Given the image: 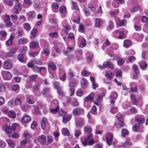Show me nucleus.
<instances>
[{"instance_id":"nucleus-64","label":"nucleus","mask_w":148,"mask_h":148,"mask_svg":"<svg viewBox=\"0 0 148 148\" xmlns=\"http://www.w3.org/2000/svg\"><path fill=\"white\" fill-rule=\"evenodd\" d=\"M118 97L117 93L115 91L112 93V99H115Z\"/></svg>"},{"instance_id":"nucleus-34","label":"nucleus","mask_w":148,"mask_h":148,"mask_svg":"<svg viewBox=\"0 0 148 148\" xmlns=\"http://www.w3.org/2000/svg\"><path fill=\"white\" fill-rule=\"evenodd\" d=\"M62 133L63 135L69 136L70 135V133L69 130L66 128H63L62 130Z\"/></svg>"},{"instance_id":"nucleus-23","label":"nucleus","mask_w":148,"mask_h":148,"mask_svg":"<svg viewBox=\"0 0 148 148\" xmlns=\"http://www.w3.org/2000/svg\"><path fill=\"white\" fill-rule=\"evenodd\" d=\"M81 83L82 87L84 88H86L88 86V82L85 79H83L81 80Z\"/></svg>"},{"instance_id":"nucleus-63","label":"nucleus","mask_w":148,"mask_h":148,"mask_svg":"<svg viewBox=\"0 0 148 148\" xmlns=\"http://www.w3.org/2000/svg\"><path fill=\"white\" fill-rule=\"evenodd\" d=\"M53 135L55 137V139L56 141H58V137L59 135V132L58 131H55L53 133Z\"/></svg>"},{"instance_id":"nucleus-59","label":"nucleus","mask_w":148,"mask_h":148,"mask_svg":"<svg viewBox=\"0 0 148 148\" xmlns=\"http://www.w3.org/2000/svg\"><path fill=\"white\" fill-rule=\"evenodd\" d=\"M83 94V92L82 90L81 89H79L77 92V95L78 96H81Z\"/></svg>"},{"instance_id":"nucleus-22","label":"nucleus","mask_w":148,"mask_h":148,"mask_svg":"<svg viewBox=\"0 0 148 148\" xmlns=\"http://www.w3.org/2000/svg\"><path fill=\"white\" fill-rule=\"evenodd\" d=\"M132 145L130 140H127L124 143L121 145V146L123 148H128L130 147Z\"/></svg>"},{"instance_id":"nucleus-10","label":"nucleus","mask_w":148,"mask_h":148,"mask_svg":"<svg viewBox=\"0 0 148 148\" xmlns=\"http://www.w3.org/2000/svg\"><path fill=\"white\" fill-rule=\"evenodd\" d=\"M38 140L40 143L43 145H44L45 144L47 139L46 136L44 135H42L39 136L38 137Z\"/></svg>"},{"instance_id":"nucleus-15","label":"nucleus","mask_w":148,"mask_h":148,"mask_svg":"<svg viewBox=\"0 0 148 148\" xmlns=\"http://www.w3.org/2000/svg\"><path fill=\"white\" fill-rule=\"evenodd\" d=\"M76 84L74 82H70L69 84L70 86V92H71L70 95L71 96L73 95L74 93V88L75 87Z\"/></svg>"},{"instance_id":"nucleus-43","label":"nucleus","mask_w":148,"mask_h":148,"mask_svg":"<svg viewBox=\"0 0 148 148\" xmlns=\"http://www.w3.org/2000/svg\"><path fill=\"white\" fill-rule=\"evenodd\" d=\"M48 66L49 68L51 70H55L56 69V65L53 62L49 63L48 65Z\"/></svg>"},{"instance_id":"nucleus-21","label":"nucleus","mask_w":148,"mask_h":148,"mask_svg":"<svg viewBox=\"0 0 148 148\" xmlns=\"http://www.w3.org/2000/svg\"><path fill=\"white\" fill-rule=\"evenodd\" d=\"M7 33L4 30L0 31V40H4L6 38Z\"/></svg>"},{"instance_id":"nucleus-61","label":"nucleus","mask_w":148,"mask_h":148,"mask_svg":"<svg viewBox=\"0 0 148 148\" xmlns=\"http://www.w3.org/2000/svg\"><path fill=\"white\" fill-rule=\"evenodd\" d=\"M5 90L6 88L5 86L3 84H1L0 85V91L1 92H4L5 91Z\"/></svg>"},{"instance_id":"nucleus-41","label":"nucleus","mask_w":148,"mask_h":148,"mask_svg":"<svg viewBox=\"0 0 148 148\" xmlns=\"http://www.w3.org/2000/svg\"><path fill=\"white\" fill-rule=\"evenodd\" d=\"M122 135L124 137L128 135L129 132L126 129H123L121 131Z\"/></svg>"},{"instance_id":"nucleus-20","label":"nucleus","mask_w":148,"mask_h":148,"mask_svg":"<svg viewBox=\"0 0 148 148\" xmlns=\"http://www.w3.org/2000/svg\"><path fill=\"white\" fill-rule=\"evenodd\" d=\"M71 118V115L70 114H68L65 115L63 117V122L65 124L68 122Z\"/></svg>"},{"instance_id":"nucleus-27","label":"nucleus","mask_w":148,"mask_h":148,"mask_svg":"<svg viewBox=\"0 0 148 148\" xmlns=\"http://www.w3.org/2000/svg\"><path fill=\"white\" fill-rule=\"evenodd\" d=\"M130 98L131 100L133 101L134 104L137 105L138 104V101L136 99L134 95L132 94L130 95Z\"/></svg>"},{"instance_id":"nucleus-50","label":"nucleus","mask_w":148,"mask_h":148,"mask_svg":"<svg viewBox=\"0 0 148 148\" xmlns=\"http://www.w3.org/2000/svg\"><path fill=\"white\" fill-rule=\"evenodd\" d=\"M140 66L142 69H144L147 66V64L145 62H143L140 64Z\"/></svg>"},{"instance_id":"nucleus-30","label":"nucleus","mask_w":148,"mask_h":148,"mask_svg":"<svg viewBox=\"0 0 148 148\" xmlns=\"http://www.w3.org/2000/svg\"><path fill=\"white\" fill-rule=\"evenodd\" d=\"M52 6L53 7V10L54 12H57L58 11L57 9L59 7V6L58 4L56 3H53L52 4Z\"/></svg>"},{"instance_id":"nucleus-53","label":"nucleus","mask_w":148,"mask_h":148,"mask_svg":"<svg viewBox=\"0 0 148 148\" xmlns=\"http://www.w3.org/2000/svg\"><path fill=\"white\" fill-rule=\"evenodd\" d=\"M140 126L139 124L138 123L135 124L132 127V129L134 131H138Z\"/></svg>"},{"instance_id":"nucleus-19","label":"nucleus","mask_w":148,"mask_h":148,"mask_svg":"<svg viewBox=\"0 0 148 148\" xmlns=\"http://www.w3.org/2000/svg\"><path fill=\"white\" fill-rule=\"evenodd\" d=\"M116 22L117 25V27L123 26L125 25L126 23V21L125 19L120 20L117 19L116 20Z\"/></svg>"},{"instance_id":"nucleus-16","label":"nucleus","mask_w":148,"mask_h":148,"mask_svg":"<svg viewBox=\"0 0 148 148\" xmlns=\"http://www.w3.org/2000/svg\"><path fill=\"white\" fill-rule=\"evenodd\" d=\"M31 119L30 117L28 115H26L22 118L21 121L22 123H25L29 122Z\"/></svg>"},{"instance_id":"nucleus-7","label":"nucleus","mask_w":148,"mask_h":148,"mask_svg":"<svg viewBox=\"0 0 148 148\" xmlns=\"http://www.w3.org/2000/svg\"><path fill=\"white\" fill-rule=\"evenodd\" d=\"M119 31H116L112 33L114 35V36L116 37H118L119 39L124 38L123 37L124 35L123 32H119Z\"/></svg>"},{"instance_id":"nucleus-28","label":"nucleus","mask_w":148,"mask_h":148,"mask_svg":"<svg viewBox=\"0 0 148 148\" xmlns=\"http://www.w3.org/2000/svg\"><path fill=\"white\" fill-rule=\"evenodd\" d=\"M8 116L10 118H14L16 117V114L13 110H10L8 112Z\"/></svg>"},{"instance_id":"nucleus-29","label":"nucleus","mask_w":148,"mask_h":148,"mask_svg":"<svg viewBox=\"0 0 148 148\" xmlns=\"http://www.w3.org/2000/svg\"><path fill=\"white\" fill-rule=\"evenodd\" d=\"M132 69L136 74H139V73L138 66L136 64H134L132 66Z\"/></svg>"},{"instance_id":"nucleus-35","label":"nucleus","mask_w":148,"mask_h":148,"mask_svg":"<svg viewBox=\"0 0 148 148\" xmlns=\"http://www.w3.org/2000/svg\"><path fill=\"white\" fill-rule=\"evenodd\" d=\"M28 41V40L26 38H21L19 40L18 42L19 43L21 44H26Z\"/></svg>"},{"instance_id":"nucleus-2","label":"nucleus","mask_w":148,"mask_h":148,"mask_svg":"<svg viewBox=\"0 0 148 148\" xmlns=\"http://www.w3.org/2000/svg\"><path fill=\"white\" fill-rule=\"evenodd\" d=\"M34 109L36 110H40L42 109L44 113L45 114L47 113V111L46 110V106L45 105L40 104V103H37L33 106Z\"/></svg>"},{"instance_id":"nucleus-9","label":"nucleus","mask_w":148,"mask_h":148,"mask_svg":"<svg viewBox=\"0 0 148 148\" xmlns=\"http://www.w3.org/2000/svg\"><path fill=\"white\" fill-rule=\"evenodd\" d=\"M93 138L92 134V133H90L88 134L87 136L85 138L84 140H82V142L83 145L84 146H86L87 144V140H89Z\"/></svg>"},{"instance_id":"nucleus-58","label":"nucleus","mask_w":148,"mask_h":148,"mask_svg":"<svg viewBox=\"0 0 148 148\" xmlns=\"http://www.w3.org/2000/svg\"><path fill=\"white\" fill-rule=\"evenodd\" d=\"M34 62L33 60H32L28 62L27 64V66L28 67L32 68L33 67Z\"/></svg>"},{"instance_id":"nucleus-37","label":"nucleus","mask_w":148,"mask_h":148,"mask_svg":"<svg viewBox=\"0 0 148 148\" xmlns=\"http://www.w3.org/2000/svg\"><path fill=\"white\" fill-rule=\"evenodd\" d=\"M18 58L19 61L21 62H25L24 56L22 54H20L18 56Z\"/></svg>"},{"instance_id":"nucleus-4","label":"nucleus","mask_w":148,"mask_h":148,"mask_svg":"<svg viewBox=\"0 0 148 148\" xmlns=\"http://www.w3.org/2000/svg\"><path fill=\"white\" fill-rule=\"evenodd\" d=\"M22 9V5L20 3H17L15 4L14 8V13L15 14H18L20 10Z\"/></svg>"},{"instance_id":"nucleus-12","label":"nucleus","mask_w":148,"mask_h":148,"mask_svg":"<svg viewBox=\"0 0 148 148\" xmlns=\"http://www.w3.org/2000/svg\"><path fill=\"white\" fill-rule=\"evenodd\" d=\"M104 95L105 94L103 93L101 94H99L98 96L96 101H94V103L97 105L98 106L99 105V103H100L102 102V97H104Z\"/></svg>"},{"instance_id":"nucleus-5","label":"nucleus","mask_w":148,"mask_h":148,"mask_svg":"<svg viewBox=\"0 0 148 148\" xmlns=\"http://www.w3.org/2000/svg\"><path fill=\"white\" fill-rule=\"evenodd\" d=\"M84 112V109L80 108H76L74 109L73 110V113L77 115L83 114Z\"/></svg>"},{"instance_id":"nucleus-57","label":"nucleus","mask_w":148,"mask_h":148,"mask_svg":"<svg viewBox=\"0 0 148 148\" xmlns=\"http://www.w3.org/2000/svg\"><path fill=\"white\" fill-rule=\"evenodd\" d=\"M38 52H29V54L31 57H35L38 55Z\"/></svg>"},{"instance_id":"nucleus-47","label":"nucleus","mask_w":148,"mask_h":148,"mask_svg":"<svg viewBox=\"0 0 148 148\" xmlns=\"http://www.w3.org/2000/svg\"><path fill=\"white\" fill-rule=\"evenodd\" d=\"M71 3L72 4V9L79 10L78 6L76 3L73 1H71Z\"/></svg>"},{"instance_id":"nucleus-14","label":"nucleus","mask_w":148,"mask_h":148,"mask_svg":"<svg viewBox=\"0 0 148 148\" xmlns=\"http://www.w3.org/2000/svg\"><path fill=\"white\" fill-rule=\"evenodd\" d=\"M124 2V0H113L112 6L114 8H117L119 6V3L121 4Z\"/></svg>"},{"instance_id":"nucleus-26","label":"nucleus","mask_w":148,"mask_h":148,"mask_svg":"<svg viewBox=\"0 0 148 148\" xmlns=\"http://www.w3.org/2000/svg\"><path fill=\"white\" fill-rule=\"evenodd\" d=\"M6 141L9 147L12 148H14L15 147V144L12 140L10 139H8Z\"/></svg>"},{"instance_id":"nucleus-13","label":"nucleus","mask_w":148,"mask_h":148,"mask_svg":"<svg viewBox=\"0 0 148 148\" xmlns=\"http://www.w3.org/2000/svg\"><path fill=\"white\" fill-rule=\"evenodd\" d=\"M94 93L92 92L88 96L85 98L84 101L85 103L89 101H93L94 100Z\"/></svg>"},{"instance_id":"nucleus-17","label":"nucleus","mask_w":148,"mask_h":148,"mask_svg":"<svg viewBox=\"0 0 148 148\" xmlns=\"http://www.w3.org/2000/svg\"><path fill=\"white\" fill-rule=\"evenodd\" d=\"M3 130L7 134H10L12 132V128L10 126L8 125H5L3 127Z\"/></svg>"},{"instance_id":"nucleus-45","label":"nucleus","mask_w":148,"mask_h":148,"mask_svg":"<svg viewBox=\"0 0 148 148\" xmlns=\"http://www.w3.org/2000/svg\"><path fill=\"white\" fill-rule=\"evenodd\" d=\"M47 142L49 144H51L53 141V138L51 135H48L47 136Z\"/></svg>"},{"instance_id":"nucleus-39","label":"nucleus","mask_w":148,"mask_h":148,"mask_svg":"<svg viewBox=\"0 0 148 148\" xmlns=\"http://www.w3.org/2000/svg\"><path fill=\"white\" fill-rule=\"evenodd\" d=\"M102 24L101 20L99 18H97L95 20V25L96 27H99Z\"/></svg>"},{"instance_id":"nucleus-54","label":"nucleus","mask_w":148,"mask_h":148,"mask_svg":"<svg viewBox=\"0 0 148 148\" xmlns=\"http://www.w3.org/2000/svg\"><path fill=\"white\" fill-rule=\"evenodd\" d=\"M58 35V33L57 32H55L50 33L49 34V36L51 38H56Z\"/></svg>"},{"instance_id":"nucleus-38","label":"nucleus","mask_w":148,"mask_h":148,"mask_svg":"<svg viewBox=\"0 0 148 148\" xmlns=\"http://www.w3.org/2000/svg\"><path fill=\"white\" fill-rule=\"evenodd\" d=\"M125 62L124 58H120L117 60V64L118 65L121 66L123 65Z\"/></svg>"},{"instance_id":"nucleus-31","label":"nucleus","mask_w":148,"mask_h":148,"mask_svg":"<svg viewBox=\"0 0 148 148\" xmlns=\"http://www.w3.org/2000/svg\"><path fill=\"white\" fill-rule=\"evenodd\" d=\"M47 123V119L45 118H43L41 122V126L42 129L43 130H44L45 129V126Z\"/></svg>"},{"instance_id":"nucleus-42","label":"nucleus","mask_w":148,"mask_h":148,"mask_svg":"<svg viewBox=\"0 0 148 148\" xmlns=\"http://www.w3.org/2000/svg\"><path fill=\"white\" fill-rule=\"evenodd\" d=\"M86 42L85 39L83 38L82 39V42L79 45L80 47L82 48L86 46Z\"/></svg>"},{"instance_id":"nucleus-32","label":"nucleus","mask_w":148,"mask_h":148,"mask_svg":"<svg viewBox=\"0 0 148 148\" xmlns=\"http://www.w3.org/2000/svg\"><path fill=\"white\" fill-rule=\"evenodd\" d=\"M131 45V41L129 40H126L124 42L123 46L126 48H128Z\"/></svg>"},{"instance_id":"nucleus-1","label":"nucleus","mask_w":148,"mask_h":148,"mask_svg":"<svg viewBox=\"0 0 148 148\" xmlns=\"http://www.w3.org/2000/svg\"><path fill=\"white\" fill-rule=\"evenodd\" d=\"M115 125L117 128H121L124 126V123L121 114H119L117 115V119L115 121Z\"/></svg>"},{"instance_id":"nucleus-52","label":"nucleus","mask_w":148,"mask_h":148,"mask_svg":"<svg viewBox=\"0 0 148 148\" xmlns=\"http://www.w3.org/2000/svg\"><path fill=\"white\" fill-rule=\"evenodd\" d=\"M23 136L25 138H30L31 137L30 134L27 132H25L23 133Z\"/></svg>"},{"instance_id":"nucleus-60","label":"nucleus","mask_w":148,"mask_h":148,"mask_svg":"<svg viewBox=\"0 0 148 148\" xmlns=\"http://www.w3.org/2000/svg\"><path fill=\"white\" fill-rule=\"evenodd\" d=\"M27 140L26 138L22 140L20 142L21 145L23 146H24L26 144L27 141Z\"/></svg>"},{"instance_id":"nucleus-6","label":"nucleus","mask_w":148,"mask_h":148,"mask_svg":"<svg viewBox=\"0 0 148 148\" xmlns=\"http://www.w3.org/2000/svg\"><path fill=\"white\" fill-rule=\"evenodd\" d=\"M98 67L101 69H104L105 68H111V62L110 61H106L103 64V66L99 65Z\"/></svg>"},{"instance_id":"nucleus-18","label":"nucleus","mask_w":148,"mask_h":148,"mask_svg":"<svg viewBox=\"0 0 148 148\" xmlns=\"http://www.w3.org/2000/svg\"><path fill=\"white\" fill-rule=\"evenodd\" d=\"M105 139L107 144L109 146H110L111 145V134L108 133L107 134L105 137Z\"/></svg>"},{"instance_id":"nucleus-40","label":"nucleus","mask_w":148,"mask_h":148,"mask_svg":"<svg viewBox=\"0 0 148 148\" xmlns=\"http://www.w3.org/2000/svg\"><path fill=\"white\" fill-rule=\"evenodd\" d=\"M84 129L85 133H90L91 132L92 130L91 127L89 126H85Z\"/></svg>"},{"instance_id":"nucleus-46","label":"nucleus","mask_w":148,"mask_h":148,"mask_svg":"<svg viewBox=\"0 0 148 148\" xmlns=\"http://www.w3.org/2000/svg\"><path fill=\"white\" fill-rule=\"evenodd\" d=\"M66 11V8L64 6H62L60 7L59 12L62 14H64Z\"/></svg>"},{"instance_id":"nucleus-8","label":"nucleus","mask_w":148,"mask_h":148,"mask_svg":"<svg viewBox=\"0 0 148 148\" xmlns=\"http://www.w3.org/2000/svg\"><path fill=\"white\" fill-rule=\"evenodd\" d=\"M12 67L11 61L8 60L5 61L3 64V67L5 69H10Z\"/></svg>"},{"instance_id":"nucleus-3","label":"nucleus","mask_w":148,"mask_h":148,"mask_svg":"<svg viewBox=\"0 0 148 148\" xmlns=\"http://www.w3.org/2000/svg\"><path fill=\"white\" fill-rule=\"evenodd\" d=\"M135 121L139 124L143 123L145 121V117L142 115H136L135 116Z\"/></svg>"},{"instance_id":"nucleus-62","label":"nucleus","mask_w":148,"mask_h":148,"mask_svg":"<svg viewBox=\"0 0 148 148\" xmlns=\"http://www.w3.org/2000/svg\"><path fill=\"white\" fill-rule=\"evenodd\" d=\"M33 61L34 63L38 65H40L42 64V62L39 59H34Z\"/></svg>"},{"instance_id":"nucleus-33","label":"nucleus","mask_w":148,"mask_h":148,"mask_svg":"<svg viewBox=\"0 0 148 148\" xmlns=\"http://www.w3.org/2000/svg\"><path fill=\"white\" fill-rule=\"evenodd\" d=\"M106 78L104 79V81L105 83L108 84L110 82L111 76L110 75H106Z\"/></svg>"},{"instance_id":"nucleus-44","label":"nucleus","mask_w":148,"mask_h":148,"mask_svg":"<svg viewBox=\"0 0 148 148\" xmlns=\"http://www.w3.org/2000/svg\"><path fill=\"white\" fill-rule=\"evenodd\" d=\"M23 27L27 31H29L31 29L30 25L28 23H25L23 25Z\"/></svg>"},{"instance_id":"nucleus-11","label":"nucleus","mask_w":148,"mask_h":148,"mask_svg":"<svg viewBox=\"0 0 148 148\" xmlns=\"http://www.w3.org/2000/svg\"><path fill=\"white\" fill-rule=\"evenodd\" d=\"M84 119L82 118H80L76 121V125L78 127H82L84 124Z\"/></svg>"},{"instance_id":"nucleus-51","label":"nucleus","mask_w":148,"mask_h":148,"mask_svg":"<svg viewBox=\"0 0 148 148\" xmlns=\"http://www.w3.org/2000/svg\"><path fill=\"white\" fill-rule=\"evenodd\" d=\"M13 38V36L11 35L9 40L7 41V44L8 45H10L12 44V40Z\"/></svg>"},{"instance_id":"nucleus-36","label":"nucleus","mask_w":148,"mask_h":148,"mask_svg":"<svg viewBox=\"0 0 148 148\" xmlns=\"http://www.w3.org/2000/svg\"><path fill=\"white\" fill-rule=\"evenodd\" d=\"M59 110V106H58L56 108L50 109V112L51 113L53 114H56Z\"/></svg>"},{"instance_id":"nucleus-56","label":"nucleus","mask_w":148,"mask_h":148,"mask_svg":"<svg viewBox=\"0 0 148 148\" xmlns=\"http://www.w3.org/2000/svg\"><path fill=\"white\" fill-rule=\"evenodd\" d=\"M128 59L129 62L132 63L135 60L136 58L134 56H131L128 57Z\"/></svg>"},{"instance_id":"nucleus-25","label":"nucleus","mask_w":148,"mask_h":148,"mask_svg":"<svg viewBox=\"0 0 148 148\" xmlns=\"http://www.w3.org/2000/svg\"><path fill=\"white\" fill-rule=\"evenodd\" d=\"M27 99L28 103L30 104H33L35 101L34 97L32 95L28 96Z\"/></svg>"},{"instance_id":"nucleus-48","label":"nucleus","mask_w":148,"mask_h":148,"mask_svg":"<svg viewBox=\"0 0 148 148\" xmlns=\"http://www.w3.org/2000/svg\"><path fill=\"white\" fill-rule=\"evenodd\" d=\"M11 88L12 90L14 91L18 90V89L19 88V87L18 85L17 84H15L11 86Z\"/></svg>"},{"instance_id":"nucleus-55","label":"nucleus","mask_w":148,"mask_h":148,"mask_svg":"<svg viewBox=\"0 0 148 148\" xmlns=\"http://www.w3.org/2000/svg\"><path fill=\"white\" fill-rule=\"evenodd\" d=\"M91 112L93 114H95L96 113L97 108L95 106H94L90 110Z\"/></svg>"},{"instance_id":"nucleus-24","label":"nucleus","mask_w":148,"mask_h":148,"mask_svg":"<svg viewBox=\"0 0 148 148\" xmlns=\"http://www.w3.org/2000/svg\"><path fill=\"white\" fill-rule=\"evenodd\" d=\"M38 43L36 41H32L30 42V47L34 48L37 47L38 46Z\"/></svg>"},{"instance_id":"nucleus-49","label":"nucleus","mask_w":148,"mask_h":148,"mask_svg":"<svg viewBox=\"0 0 148 148\" xmlns=\"http://www.w3.org/2000/svg\"><path fill=\"white\" fill-rule=\"evenodd\" d=\"M3 79L5 80H8L10 79L12 76L11 75H2Z\"/></svg>"}]
</instances>
